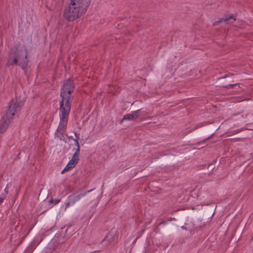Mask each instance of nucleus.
Returning <instances> with one entry per match:
<instances>
[{
  "mask_svg": "<svg viewBox=\"0 0 253 253\" xmlns=\"http://www.w3.org/2000/svg\"><path fill=\"white\" fill-rule=\"evenodd\" d=\"M74 87L73 82L68 79L65 81L61 89L59 114L60 122L55 135L60 139L64 137V133L67 127L69 115L71 110L70 102V95L73 91Z\"/></svg>",
  "mask_w": 253,
  "mask_h": 253,
  "instance_id": "obj_1",
  "label": "nucleus"
},
{
  "mask_svg": "<svg viewBox=\"0 0 253 253\" xmlns=\"http://www.w3.org/2000/svg\"><path fill=\"white\" fill-rule=\"evenodd\" d=\"M90 0H70L69 5L64 11V17L68 21H73L80 17L86 11Z\"/></svg>",
  "mask_w": 253,
  "mask_h": 253,
  "instance_id": "obj_2",
  "label": "nucleus"
},
{
  "mask_svg": "<svg viewBox=\"0 0 253 253\" xmlns=\"http://www.w3.org/2000/svg\"><path fill=\"white\" fill-rule=\"evenodd\" d=\"M27 54V49L24 46L14 47L9 53L6 66L17 65L25 70L28 62Z\"/></svg>",
  "mask_w": 253,
  "mask_h": 253,
  "instance_id": "obj_3",
  "label": "nucleus"
},
{
  "mask_svg": "<svg viewBox=\"0 0 253 253\" xmlns=\"http://www.w3.org/2000/svg\"><path fill=\"white\" fill-rule=\"evenodd\" d=\"M23 103L16 99H12L9 103L8 109L1 120L0 132L4 133L7 129L9 124L12 121L15 114L19 111Z\"/></svg>",
  "mask_w": 253,
  "mask_h": 253,
  "instance_id": "obj_4",
  "label": "nucleus"
},
{
  "mask_svg": "<svg viewBox=\"0 0 253 253\" xmlns=\"http://www.w3.org/2000/svg\"><path fill=\"white\" fill-rule=\"evenodd\" d=\"M93 190H90L88 191H86L84 194H80L78 195L75 196L74 197H71L70 196L69 197V201L71 202V206H73L76 202L77 201H79L82 197H84L88 193H90L91 191H92Z\"/></svg>",
  "mask_w": 253,
  "mask_h": 253,
  "instance_id": "obj_5",
  "label": "nucleus"
},
{
  "mask_svg": "<svg viewBox=\"0 0 253 253\" xmlns=\"http://www.w3.org/2000/svg\"><path fill=\"white\" fill-rule=\"evenodd\" d=\"M80 151V148H77L74 155L70 161L71 164L72 163L76 165L78 163L79 160Z\"/></svg>",
  "mask_w": 253,
  "mask_h": 253,
  "instance_id": "obj_6",
  "label": "nucleus"
},
{
  "mask_svg": "<svg viewBox=\"0 0 253 253\" xmlns=\"http://www.w3.org/2000/svg\"><path fill=\"white\" fill-rule=\"evenodd\" d=\"M127 120V121H135L134 115H133L132 113L127 114L124 116V117L122 120L121 122L122 123L124 121Z\"/></svg>",
  "mask_w": 253,
  "mask_h": 253,
  "instance_id": "obj_7",
  "label": "nucleus"
},
{
  "mask_svg": "<svg viewBox=\"0 0 253 253\" xmlns=\"http://www.w3.org/2000/svg\"><path fill=\"white\" fill-rule=\"evenodd\" d=\"M223 20L226 23H232L235 21V18L232 15L226 16L222 19V21Z\"/></svg>",
  "mask_w": 253,
  "mask_h": 253,
  "instance_id": "obj_8",
  "label": "nucleus"
},
{
  "mask_svg": "<svg viewBox=\"0 0 253 253\" xmlns=\"http://www.w3.org/2000/svg\"><path fill=\"white\" fill-rule=\"evenodd\" d=\"M75 166L76 165L72 163L71 164L70 161H69V162L67 164L64 169L62 170L61 173H64V172L66 171L70 170L71 169L74 168L75 167Z\"/></svg>",
  "mask_w": 253,
  "mask_h": 253,
  "instance_id": "obj_9",
  "label": "nucleus"
},
{
  "mask_svg": "<svg viewBox=\"0 0 253 253\" xmlns=\"http://www.w3.org/2000/svg\"><path fill=\"white\" fill-rule=\"evenodd\" d=\"M141 110H137L134 111H132L131 113H132L133 115H134V117L135 118V120L139 118V115L140 114Z\"/></svg>",
  "mask_w": 253,
  "mask_h": 253,
  "instance_id": "obj_10",
  "label": "nucleus"
},
{
  "mask_svg": "<svg viewBox=\"0 0 253 253\" xmlns=\"http://www.w3.org/2000/svg\"><path fill=\"white\" fill-rule=\"evenodd\" d=\"M75 135L76 136V138H73V137H71V138L74 141L75 144H78L79 137L78 136H77L76 133H75Z\"/></svg>",
  "mask_w": 253,
  "mask_h": 253,
  "instance_id": "obj_11",
  "label": "nucleus"
},
{
  "mask_svg": "<svg viewBox=\"0 0 253 253\" xmlns=\"http://www.w3.org/2000/svg\"><path fill=\"white\" fill-rule=\"evenodd\" d=\"M65 210H66V209L70 206H71V202L69 201L68 202H66L65 203Z\"/></svg>",
  "mask_w": 253,
  "mask_h": 253,
  "instance_id": "obj_12",
  "label": "nucleus"
},
{
  "mask_svg": "<svg viewBox=\"0 0 253 253\" xmlns=\"http://www.w3.org/2000/svg\"><path fill=\"white\" fill-rule=\"evenodd\" d=\"M236 84H229L225 86L227 88H233Z\"/></svg>",
  "mask_w": 253,
  "mask_h": 253,
  "instance_id": "obj_13",
  "label": "nucleus"
},
{
  "mask_svg": "<svg viewBox=\"0 0 253 253\" xmlns=\"http://www.w3.org/2000/svg\"><path fill=\"white\" fill-rule=\"evenodd\" d=\"M60 201V199H55V200H54V202H53L54 204L53 205H56L57 204L59 203Z\"/></svg>",
  "mask_w": 253,
  "mask_h": 253,
  "instance_id": "obj_14",
  "label": "nucleus"
},
{
  "mask_svg": "<svg viewBox=\"0 0 253 253\" xmlns=\"http://www.w3.org/2000/svg\"><path fill=\"white\" fill-rule=\"evenodd\" d=\"M4 198L0 197V204L3 202Z\"/></svg>",
  "mask_w": 253,
  "mask_h": 253,
  "instance_id": "obj_15",
  "label": "nucleus"
},
{
  "mask_svg": "<svg viewBox=\"0 0 253 253\" xmlns=\"http://www.w3.org/2000/svg\"><path fill=\"white\" fill-rule=\"evenodd\" d=\"M49 202L50 203H53V202H54V200H53V199H50V200H49Z\"/></svg>",
  "mask_w": 253,
  "mask_h": 253,
  "instance_id": "obj_16",
  "label": "nucleus"
},
{
  "mask_svg": "<svg viewBox=\"0 0 253 253\" xmlns=\"http://www.w3.org/2000/svg\"><path fill=\"white\" fill-rule=\"evenodd\" d=\"M75 145L77 147V148H80V144H79V142L78 143V144H75Z\"/></svg>",
  "mask_w": 253,
  "mask_h": 253,
  "instance_id": "obj_17",
  "label": "nucleus"
},
{
  "mask_svg": "<svg viewBox=\"0 0 253 253\" xmlns=\"http://www.w3.org/2000/svg\"><path fill=\"white\" fill-rule=\"evenodd\" d=\"M236 131H237V133L239 132L240 131V130L239 129H237V130H236Z\"/></svg>",
  "mask_w": 253,
  "mask_h": 253,
  "instance_id": "obj_18",
  "label": "nucleus"
},
{
  "mask_svg": "<svg viewBox=\"0 0 253 253\" xmlns=\"http://www.w3.org/2000/svg\"><path fill=\"white\" fill-rule=\"evenodd\" d=\"M4 191H5L6 193H7V190H6V189H5Z\"/></svg>",
  "mask_w": 253,
  "mask_h": 253,
  "instance_id": "obj_19",
  "label": "nucleus"
}]
</instances>
